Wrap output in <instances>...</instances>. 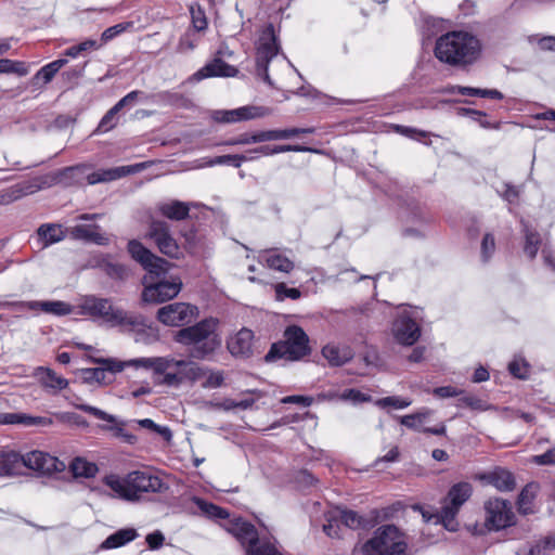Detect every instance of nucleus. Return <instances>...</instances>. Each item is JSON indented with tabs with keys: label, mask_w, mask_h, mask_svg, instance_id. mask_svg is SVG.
I'll use <instances>...</instances> for the list:
<instances>
[{
	"label": "nucleus",
	"mask_w": 555,
	"mask_h": 555,
	"mask_svg": "<svg viewBox=\"0 0 555 555\" xmlns=\"http://www.w3.org/2000/svg\"><path fill=\"white\" fill-rule=\"evenodd\" d=\"M408 544L400 540L399 529L393 525H386L375 531L373 538L367 540L362 551L365 555H406Z\"/></svg>",
	"instance_id": "nucleus-7"
},
{
	"label": "nucleus",
	"mask_w": 555,
	"mask_h": 555,
	"mask_svg": "<svg viewBox=\"0 0 555 555\" xmlns=\"http://www.w3.org/2000/svg\"><path fill=\"white\" fill-rule=\"evenodd\" d=\"M138 537V532L133 528L119 529L108 535L101 544V548L111 550L126 545Z\"/></svg>",
	"instance_id": "nucleus-28"
},
{
	"label": "nucleus",
	"mask_w": 555,
	"mask_h": 555,
	"mask_svg": "<svg viewBox=\"0 0 555 555\" xmlns=\"http://www.w3.org/2000/svg\"><path fill=\"white\" fill-rule=\"evenodd\" d=\"M228 531L242 544L245 552H247V547H251L259 539L256 527L242 518L234 519L230 524Z\"/></svg>",
	"instance_id": "nucleus-20"
},
{
	"label": "nucleus",
	"mask_w": 555,
	"mask_h": 555,
	"mask_svg": "<svg viewBox=\"0 0 555 555\" xmlns=\"http://www.w3.org/2000/svg\"><path fill=\"white\" fill-rule=\"evenodd\" d=\"M127 28V24H116L114 26H111L108 28H106L102 35H101V40L99 41V43H102V46L106 42H108L109 40L114 39L116 36H118L119 34H121L124 30H126Z\"/></svg>",
	"instance_id": "nucleus-62"
},
{
	"label": "nucleus",
	"mask_w": 555,
	"mask_h": 555,
	"mask_svg": "<svg viewBox=\"0 0 555 555\" xmlns=\"http://www.w3.org/2000/svg\"><path fill=\"white\" fill-rule=\"evenodd\" d=\"M285 152H319L318 150L304 146V145H292V144H284V145H260L255 149H251L248 151L249 154L254 155H262V156H271L279 153H285Z\"/></svg>",
	"instance_id": "nucleus-31"
},
{
	"label": "nucleus",
	"mask_w": 555,
	"mask_h": 555,
	"mask_svg": "<svg viewBox=\"0 0 555 555\" xmlns=\"http://www.w3.org/2000/svg\"><path fill=\"white\" fill-rule=\"evenodd\" d=\"M467 406L475 411H486L490 408V405L481 400L480 398L473 395H461L457 400V406Z\"/></svg>",
	"instance_id": "nucleus-50"
},
{
	"label": "nucleus",
	"mask_w": 555,
	"mask_h": 555,
	"mask_svg": "<svg viewBox=\"0 0 555 555\" xmlns=\"http://www.w3.org/2000/svg\"><path fill=\"white\" fill-rule=\"evenodd\" d=\"M472 492L473 487L466 481L457 482L450 488L448 495L437 514L438 520L447 530H457L459 524L456 521V515L459 514L461 506L470 498Z\"/></svg>",
	"instance_id": "nucleus-9"
},
{
	"label": "nucleus",
	"mask_w": 555,
	"mask_h": 555,
	"mask_svg": "<svg viewBox=\"0 0 555 555\" xmlns=\"http://www.w3.org/2000/svg\"><path fill=\"white\" fill-rule=\"evenodd\" d=\"M538 487L539 486L537 483H528L519 493L517 503L519 509L524 513H527L529 505H531L532 501L534 500Z\"/></svg>",
	"instance_id": "nucleus-45"
},
{
	"label": "nucleus",
	"mask_w": 555,
	"mask_h": 555,
	"mask_svg": "<svg viewBox=\"0 0 555 555\" xmlns=\"http://www.w3.org/2000/svg\"><path fill=\"white\" fill-rule=\"evenodd\" d=\"M70 468L74 476L85 478L93 477L98 472V467L94 464L79 457L73 461Z\"/></svg>",
	"instance_id": "nucleus-43"
},
{
	"label": "nucleus",
	"mask_w": 555,
	"mask_h": 555,
	"mask_svg": "<svg viewBox=\"0 0 555 555\" xmlns=\"http://www.w3.org/2000/svg\"><path fill=\"white\" fill-rule=\"evenodd\" d=\"M102 47V43H99L98 40L87 39L78 44L72 46L64 51V55L68 57H77L83 52L98 50Z\"/></svg>",
	"instance_id": "nucleus-44"
},
{
	"label": "nucleus",
	"mask_w": 555,
	"mask_h": 555,
	"mask_svg": "<svg viewBox=\"0 0 555 555\" xmlns=\"http://www.w3.org/2000/svg\"><path fill=\"white\" fill-rule=\"evenodd\" d=\"M193 502L196 504V506L199 508V511L206 515L208 518L211 519H227L230 516V513L228 509L218 506L211 502H208L202 498L195 496L193 499Z\"/></svg>",
	"instance_id": "nucleus-38"
},
{
	"label": "nucleus",
	"mask_w": 555,
	"mask_h": 555,
	"mask_svg": "<svg viewBox=\"0 0 555 555\" xmlns=\"http://www.w3.org/2000/svg\"><path fill=\"white\" fill-rule=\"evenodd\" d=\"M434 396L444 399V398H452V397H459L464 393L463 389L455 388L453 386H441L436 387L433 390Z\"/></svg>",
	"instance_id": "nucleus-63"
},
{
	"label": "nucleus",
	"mask_w": 555,
	"mask_h": 555,
	"mask_svg": "<svg viewBox=\"0 0 555 555\" xmlns=\"http://www.w3.org/2000/svg\"><path fill=\"white\" fill-rule=\"evenodd\" d=\"M119 113L118 108L112 107L109 108L106 114L102 117L100 120L95 133H106L107 131L115 128L117 125V114Z\"/></svg>",
	"instance_id": "nucleus-47"
},
{
	"label": "nucleus",
	"mask_w": 555,
	"mask_h": 555,
	"mask_svg": "<svg viewBox=\"0 0 555 555\" xmlns=\"http://www.w3.org/2000/svg\"><path fill=\"white\" fill-rule=\"evenodd\" d=\"M198 317V308L188 302H172L158 309L157 320L167 326L185 327Z\"/></svg>",
	"instance_id": "nucleus-12"
},
{
	"label": "nucleus",
	"mask_w": 555,
	"mask_h": 555,
	"mask_svg": "<svg viewBox=\"0 0 555 555\" xmlns=\"http://www.w3.org/2000/svg\"><path fill=\"white\" fill-rule=\"evenodd\" d=\"M461 112L467 116H469L473 120L477 121L480 127L485 129H499L500 122H491L486 119L487 114L481 111L473 109V108H461Z\"/></svg>",
	"instance_id": "nucleus-48"
},
{
	"label": "nucleus",
	"mask_w": 555,
	"mask_h": 555,
	"mask_svg": "<svg viewBox=\"0 0 555 555\" xmlns=\"http://www.w3.org/2000/svg\"><path fill=\"white\" fill-rule=\"evenodd\" d=\"M531 462L540 466L555 465V449H550L542 454L533 455Z\"/></svg>",
	"instance_id": "nucleus-64"
},
{
	"label": "nucleus",
	"mask_w": 555,
	"mask_h": 555,
	"mask_svg": "<svg viewBox=\"0 0 555 555\" xmlns=\"http://www.w3.org/2000/svg\"><path fill=\"white\" fill-rule=\"evenodd\" d=\"M192 203L169 199L157 204L159 215L172 221H182L189 218Z\"/></svg>",
	"instance_id": "nucleus-21"
},
{
	"label": "nucleus",
	"mask_w": 555,
	"mask_h": 555,
	"mask_svg": "<svg viewBox=\"0 0 555 555\" xmlns=\"http://www.w3.org/2000/svg\"><path fill=\"white\" fill-rule=\"evenodd\" d=\"M176 369L180 370L183 382L190 380L194 383L206 375V370L193 361L179 360L176 363Z\"/></svg>",
	"instance_id": "nucleus-34"
},
{
	"label": "nucleus",
	"mask_w": 555,
	"mask_h": 555,
	"mask_svg": "<svg viewBox=\"0 0 555 555\" xmlns=\"http://www.w3.org/2000/svg\"><path fill=\"white\" fill-rule=\"evenodd\" d=\"M495 251V240L491 233H486L481 241V258L487 262Z\"/></svg>",
	"instance_id": "nucleus-57"
},
{
	"label": "nucleus",
	"mask_w": 555,
	"mask_h": 555,
	"mask_svg": "<svg viewBox=\"0 0 555 555\" xmlns=\"http://www.w3.org/2000/svg\"><path fill=\"white\" fill-rule=\"evenodd\" d=\"M237 74L238 69L236 67L228 64L220 56H216L212 61L198 69L193 75V78L199 81L210 77H235Z\"/></svg>",
	"instance_id": "nucleus-19"
},
{
	"label": "nucleus",
	"mask_w": 555,
	"mask_h": 555,
	"mask_svg": "<svg viewBox=\"0 0 555 555\" xmlns=\"http://www.w3.org/2000/svg\"><path fill=\"white\" fill-rule=\"evenodd\" d=\"M489 482L500 491H512L516 486L514 475L504 468L493 470L489 475Z\"/></svg>",
	"instance_id": "nucleus-33"
},
{
	"label": "nucleus",
	"mask_w": 555,
	"mask_h": 555,
	"mask_svg": "<svg viewBox=\"0 0 555 555\" xmlns=\"http://www.w3.org/2000/svg\"><path fill=\"white\" fill-rule=\"evenodd\" d=\"M127 251L130 257L141 266L147 264V261L157 260L156 255L146 248L140 241L130 240L127 244Z\"/></svg>",
	"instance_id": "nucleus-35"
},
{
	"label": "nucleus",
	"mask_w": 555,
	"mask_h": 555,
	"mask_svg": "<svg viewBox=\"0 0 555 555\" xmlns=\"http://www.w3.org/2000/svg\"><path fill=\"white\" fill-rule=\"evenodd\" d=\"M280 46L273 24H268L259 39V46L256 52V72L267 83L271 85L268 73L269 64L279 53Z\"/></svg>",
	"instance_id": "nucleus-10"
},
{
	"label": "nucleus",
	"mask_w": 555,
	"mask_h": 555,
	"mask_svg": "<svg viewBox=\"0 0 555 555\" xmlns=\"http://www.w3.org/2000/svg\"><path fill=\"white\" fill-rule=\"evenodd\" d=\"M434 52L440 62L463 67L477 61L481 44L476 36L467 31H449L437 39Z\"/></svg>",
	"instance_id": "nucleus-2"
},
{
	"label": "nucleus",
	"mask_w": 555,
	"mask_h": 555,
	"mask_svg": "<svg viewBox=\"0 0 555 555\" xmlns=\"http://www.w3.org/2000/svg\"><path fill=\"white\" fill-rule=\"evenodd\" d=\"M254 332L247 327L241 328L227 341L229 352L235 358L247 359L254 353Z\"/></svg>",
	"instance_id": "nucleus-18"
},
{
	"label": "nucleus",
	"mask_w": 555,
	"mask_h": 555,
	"mask_svg": "<svg viewBox=\"0 0 555 555\" xmlns=\"http://www.w3.org/2000/svg\"><path fill=\"white\" fill-rule=\"evenodd\" d=\"M67 59H57L42 66L35 75V79H42L43 83H49L56 73L67 64Z\"/></svg>",
	"instance_id": "nucleus-40"
},
{
	"label": "nucleus",
	"mask_w": 555,
	"mask_h": 555,
	"mask_svg": "<svg viewBox=\"0 0 555 555\" xmlns=\"http://www.w3.org/2000/svg\"><path fill=\"white\" fill-rule=\"evenodd\" d=\"M81 375L85 383L91 384L96 382L99 384H106V374L103 365L100 367L83 369L81 370Z\"/></svg>",
	"instance_id": "nucleus-52"
},
{
	"label": "nucleus",
	"mask_w": 555,
	"mask_h": 555,
	"mask_svg": "<svg viewBox=\"0 0 555 555\" xmlns=\"http://www.w3.org/2000/svg\"><path fill=\"white\" fill-rule=\"evenodd\" d=\"M502 186H503V189L498 191L500 196L509 204L517 203V201L520 196L519 186H516L508 182H504Z\"/></svg>",
	"instance_id": "nucleus-55"
},
{
	"label": "nucleus",
	"mask_w": 555,
	"mask_h": 555,
	"mask_svg": "<svg viewBox=\"0 0 555 555\" xmlns=\"http://www.w3.org/2000/svg\"><path fill=\"white\" fill-rule=\"evenodd\" d=\"M322 356L332 366H341L349 362L353 354L349 347H338L335 345H326L322 348Z\"/></svg>",
	"instance_id": "nucleus-27"
},
{
	"label": "nucleus",
	"mask_w": 555,
	"mask_h": 555,
	"mask_svg": "<svg viewBox=\"0 0 555 555\" xmlns=\"http://www.w3.org/2000/svg\"><path fill=\"white\" fill-rule=\"evenodd\" d=\"M315 131L314 128H288L276 129V140H287L300 134H311Z\"/></svg>",
	"instance_id": "nucleus-56"
},
{
	"label": "nucleus",
	"mask_w": 555,
	"mask_h": 555,
	"mask_svg": "<svg viewBox=\"0 0 555 555\" xmlns=\"http://www.w3.org/2000/svg\"><path fill=\"white\" fill-rule=\"evenodd\" d=\"M142 285V305H159L171 300L178 296L182 288V282L178 276L170 278V280L166 278L154 280L152 275H144Z\"/></svg>",
	"instance_id": "nucleus-8"
},
{
	"label": "nucleus",
	"mask_w": 555,
	"mask_h": 555,
	"mask_svg": "<svg viewBox=\"0 0 555 555\" xmlns=\"http://www.w3.org/2000/svg\"><path fill=\"white\" fill-rule=\"evenodd\" d=\"M271 114V108L266 106L246 105L230 111H216L214 119L217 122L231 124L237 121L262 118Z\"/></svg>",
	"instance_id": "nucleus-15"
},
{
	"label": "nucleus",
	"mask_w": 555,
	"mask_h": 555,
	"mask_svg": "<svg viewBox=\"0 0 555 555\" xmlns=\"http://www.w3.org/2000/svg\"><path fill=\"white\" fill-rule=\"evenodd\" d=\"M179 360H176L170 357H154V358L133 359V360H130L128 362V364L135 366V367L152 369L155 374L163 375L169 369H172V367L176 369V363Z\"/></svg>",
	"instance_id": "nucleus-23"
},
{
	"label": "nucleus",
	"mask_w": 555,
	"mask_h": 555,
	"mask_svg": "<svg viewBox=\"0 0 555 555\" xmlns=\"http://www.w3.org/2000/svg\"><path fill=\"white\" fill-rule=\"evenodd\" d=\"M246 555H284L271 541L258 539L251 547H247Z\"/></svg>",
	"instance_id": "nucleus-41"
},
{
	"label": "nucleus",
	"mask_w": 555,
	"mask_h": 555,
	"mask_svg": "<svg viewBox=\"0 0 555 555\" xmlns=\"http://www.w3.org/2000/svg\"><path fill=\"white\" fill-rule=\"evenodd\" d=\"M100 227L98 224H77L69 228L67 231L73 240L92 242L98 245L108 244V238L99 233Z\"/></svg>",
	"instance_id": "nucleus-22"
},
{
	"label": "nucleus",
	"mask_w": 555,
	"mask_h": 555,
	"mask_svg": "<svg viewBox=\"0 0 555 555\" xmlns=\"http://www.w3.org/2000/svg\"><path fill=\"white\" fill-rule=\"evenodd\" d=\"M23 465L42 474L62 472L65 466L64 463L59 461L55 456L38 450L23 455Z\"/></svg>",
	"instance_id": "nucleus-16"
},
{
	"label": "nucleus",
	"mask_w": 555,
	"mask_h": 555,
	"mask_svg": "<svg viewBox=\"0 0 555 555\" xmlns=\"http://www.w3.org/2000/svg\"><path fill=\"white\" fill-rule=\"evenodd\" d=\"M137 423L142 428H146V429H150L152 431L159 434L166 440H170L172 437L171 430L168 427L157 425L151 418L139 420V421H137Z\"/></svg>",
	"instance_id": "nucleus-54"
},
{
	"label": "nucleus",
	"mask_w": 555,
	"mask_h": 555,
	"mask_svg": "<svg viewBox=\"0 0 555 555\" xmlns=\"http://www.w3.org/2000/svg\"><path fill=\"white\" fill-rule=\"evenodd\" d=\"M219 320L205 318L193 325L180 328L173 335V340L188 348V354L195 360L211 358L222 345L218 333Z\"/></svg>",
	"instance_id": "nucleus-1"
},
{
	"label": "nucleus",
	"mask_w": 555,
	"mask_h": 555,
	"mask_svg": "<svg viewBox=\"0 0 555 555\" xmlns=\"http://www.w3.org/2000/svg\"><path fill=\"white\" fill-rule=\"evenodd\" d=\"M23 464V455L17 452L0 453V476L14 475Z\"/></svg>",
	"instance_id": "nucleus-37"
},
{
	"label": "nucleus",
	"mask_w": 555,
	"mask_h": 555,
	"mask_svg": "<svg viewBox=\"0 0 555 555\" xmlns=\"http://www.w3.org/2000/svg\"><path fill=\"white\" fill-rule=\"evenodd\" d=\"M96 267L109 279L115 281L124 282L130 275V269L128 266L112 261L111 256L108 255L98 260Z\"/></svg>",
	"instance_id": "nucleus-25"
},
{
	"label": "nucleus",
	"mask_w": 555,
	"mask_h": 555,
	"mask_svg": "<svg viewBox=\"0 0 555 555\" xmlns=\"http://www.w3.org/2000/svg\"><path fill=\"white\" fill-rule=\"evenodd\" d=\"M12 306L27 307L30 310H41L46 313L55 315H66L72 312L69 304L54 300V301H18L11 304Z\"/></svg>",
	"instance_id": "nucleus-24"
},
{
	"label": "nucleus",
	"mask_w": 555,
	"mask_h": 555,
	"mask_svg": "<svg viewBox=\"0 0 555 555\" xmlns=\"http://www.w3.org/2000/svg\"><path fill=\"white\" fill-rule=\"evenodd\" d=\"M377 404L382 408L405 409L411 404V401L397 396H390L379 399Z\"/></svg>",
	"instance_id": "nucleus-59"
},
{
	"label": "nucleus",
	"mask_w": 555,
	"mask_h": 555,
	"mask_svg": "<svg viewBox=\"0 0 555 555\" xmlns=\"http://www.w3.org/2000/svg\"><path fill=\"white\" fill-rule=\"evenodd\" d=\"M257 156H247L244 154H228V155H220L216 156L214 158H210L207 164L209 166H216V165H229L234 168H240L244 162H250L256 159Z\"/></svg>",
	"instance_id": "nucleus-39"
},
{
	"label": "nucleus",
	"mask_w": 555,
	"mask_h": 555,
	"mask_svg": "<svg viewBox=\"0 0 555 555\" xmlns=\"http://www.w3.org/2000/svg\"><path fill=\"white\" fill-rule=\"evenodd\" d=\"M275 299L283 301L286 298L297 300L301 297V292L298 288H289L283 282L276 283L274 286Z\"/></svg>",
	"instance_id": "nucleus-51"
},
{
	"label": "nucleus",
	"mask_w": 555,
	"mask_h": 555,
	"mask_svg": "<svg viewBox=\"0 0 555 555\" xmlns=\"http://www.w3.org/2000/svg\"><path fill=\"white\" fill-rule=\"evenodd\" d=\"M105 485L127 501L138 500L142 492H162L165 488L159 477L139 470L129 473L124 479L114 475L107 476Z\"/></svg>",
	"instance_id": "nucleus-5"
},
{
	"label": "nucleus",
	"mask_w": 555,
	"mask_h": 555,
	"mask_svg": "<svg viewBox=\"0 0 555 555\" xmlns=\"http://www.w3.org/2000/svg\"><path fill=\"white\" fill-rule=\"evenodd\" d=\"M392 332L396 340L405 346L414 345L421 336L420 325L405 314L400 315L395 321Z\"/></svg>",
	"instance_id": "nucleus-17"
},
{
	"label": "nucleus",
	"mask_w": 555,
	"mask_h": 555,
	"mask_svg": "<svg viewBox=\"0 0 555 555\" xmlns=\"http://www.w3.org/2000/svg\"><path fill=\"white\" fill-rule=\"evenodd\" d=\"M339 521L341 525L350 529H367L374 525L371 519H366L365 517L359 515L357 512L350 509L339 512Z\"/></svg>",
	"instance_id": "nucleus-36"
},
{
	"label": "nucleus",
	"mask_w": 555,
	"mask_h": 555,
	"mask_svg": "<svg viewBox=\"0 0 555 555\" xmlns=\"http://www.w3.org/2000/svg\"><path fill=\"white\" fill-rule=\"evenodd\" d=\"M16 74L18 76H26L28 69L24 62L13 61L10 59H0V74Z\"/></svg>",
	"instance_id": "nucleus-46"
},
{
	"label": "nucleus",
	"mask_w": 555,
	"mask_h": 555,
	"mask_svg": "<svg viewBox=\"0 0 555 555\" xmlns=\"http://www.w3.org/2000/svg\"><path fill=\"white\" fill-rule=\"evenodd\" d=\"M528 363L525 360L514 359L508 364V372L516 378L525 379L528 375Z\"/></svg>",
	"instance_id": "nucleus-58"
},
{
	"label": "nucleus",
	"mask_w": 555,
	"mask_h": 555,
	"mask_svg": "<svg viewBox=\"0 0 555 555\" xmlns=\"http://www.w3.org/2000/svg\"><path fill=\"white\" fill-rule=\"evenodd\" d=\"M540 246V235L537 232L526 231V241L524 246L525 254L533 259L539 250Z\"/></svg>",
	"instance_id": "nucleus-53"
},
{
	"label": "nucleus",
	"mask_w": 555,
	"mask_h": 555,
	"mask_svg": "<svg viewBox=\"0 0 555 555\" xmlns=\"http://www.w3.org/2000/svg\"><path fill=\"white\" fill-rule=\"evenodd\" d=\"M311 353L309 336L298 325H289L283 333V339L273 343L264 356L266 362L279 359L299 361Z\"/></svg>",
	"instance_id": "nucleus-6"
},
{
	"label": "nucleus",
	"mask_w": 555,
	"mask_h": 555,
	"mask_svg": "<svg viewBox=\"0 0 555 555\" xmlns=\"http://www.w3.org/2000/svg\"><path fill=\"white\" fill-rule=\"evenodd\" d=\"M180 234L184 238L185 248L190 253H193L199 243V236L197 234V229L193 224L190 227L184 225L180 230Z\"/></svg>",
	"instance_id": "nucleus-49"
},
{
	"label": "nucleus",
	"mask_w": 555,
	"mask_h": 555,
	"mask_svg": "<svg viewBox=\"0 0 555 555\" xmlns=\"http://www.w3.org/2000/svg\"><path fill=\"white\" fill-rule=\"evenodd\" d=\"M77 409L109 423L108 425H102L101 428L105 431H109L115 438H119L129 444L137 442V436L125 430L126 422L118 421L116 416L89 404H79Z\"/></svg>",
	"instance_id": "nucleus-14"
},
{
	"label": "nucleus",
	"mask_w": 555,
	"mask_h": 555,
	"mask_svg": "<svg viewBox=\"0 0 555 555\" xmlns=\"http://www.w3.org/2000/svg\"><path fill=\"white\" fill-rule=\"evenodd\" d=\"M192 25L195 31H204L207 28V18L204 10L191 8Z\"/></svg>",
	"instance_id": "nucleus-60"
},
{
	"label": "nucleus",
	"mask_w": 555,
	"mask_h": 555,
	"mask_svg": "<svg viewBox=\"0 0 555 555\" xmlns=\"http://www.w3.org/2000/svg\"><path fill=\"white\" fill-rule=\"evenodd\" d=\"M145 237L151 240L163 255L171 259H179L182 256L181 247L166 221L152 218Z\"/></svg>",
	"instance_id": "nucleus-11"
},
{
	"label": "nucleus",
	"mask_w": 555,
	"mask_h": 555,
	"mask_svg": "<svg viewBox=\"0 0 555 555\" xmlns=\"http://www.w3.org/2000/svg\"><path fill=\"white\" fill-rule=\"evenodd\" d=\"M145 167L144 163H140L129 166L100 169L85 177V166H73L59 170L57 172L46 177V179H50V184H63L65 186L82 184L86 179L88 184L93 185L101 182L115 181L122 177L140 172Z\"/></svg>",
	"instance_id": "nucleus-4"
},
{
	"label": "nucleus",
	"mask_w": 555,
	"mask_h": 555,
	"mask_svg": "<svg viewBox=\"0 0 555 555\" xmlns=\"http://www.w3.org/2000/svg\"><path fill=\"white\" fill-rule=\"evenodd\" d=\"M35 376L38 377L40 384L44 388L63 390L68 386V380L59 376L53 370L44 366H38L35 371Z\"/></svg>",
	"instance_id": "nucleus-26"
},
{
	"label": "nucleus",
	"mask_w": 555,
	"mask_h": 555,
	"mask_svg": "<svg viewBox=\"0 0 555 555\" xmlns=\"http://www.w3.org/2000/svg\"><path fill=\"white\" fill-rule=\"evenodd\" d=\"M485 524L489 530H501L514 525L515 515L509 502L503 499H490L485 504Z\"/></svg>",
	"instance_id": "nucleus-13"
},
{
	"label": "nucleus",
	"mask_w": 555,
	"mask_h": 555,
	"mask_svg": "<svg viewBox=\"0 0 555 555\" xmlns=\"http://www.w3.org/2000/svg\"><path fill=\"white\" fill-rule=\"evenodd\" d=\"M79 309L81 314L101 319L111 326L137 330L146 325L144 315L114 307L107 298L86 296L79 305Z\"/></svg>",
	"instance_id": "nucleus-3"
},
{
	"label": "nucleus",
	"mask_w": 555,
	"mask_h": 555,
	"mask_svg": "<svg viewBox=\"0 0 555 555\" xmlns=\"http://www.w3.org/2000/svg\"><path fill=\"white\" fill-rule=\"evenodd\" d=\"M447 93H459L466 96H480L493 100H502L503 93L496 89H480L474 87L451 86L446 89Z\"/></svg>",
	"instance_id": "nucleus-29"
},
{
	"label": "nucleus",
	"mask_w": 555,
	"mask_h": 555,
	"mask_svg": "<svg viewBox=\"0 0 555 555\" xmlns=\"http://www.w3.org/2000/svg\"><path fill=\"white\" fill-rule=\"evenodd\" d=\"M264 260L267 266L275 271L289 273L295 268L294 261L279 253L276 249L267 250L264 254Z\"/></svg>",
	"instance_id": "nucleus-30"
},
{
	"label": "nucleus",
	"mask_w": 555,
	"mask_h": 555,
	"mask_svg": "<svg viewBox=\"0 0 555 555\" xmlns=\"http://www.w3.org/2000/svg\"><path fill=\"white\" fill-rule=\"evenodd\" d=\"M425 418V414L423 413H415V414H409L400 417V423L413 430L422 431V428L420 427V424Z\"/></svg>",
	"instance_id": "nucleus-61"
},
{
	"label": "nucleus",
	"mask_w": 555,
	"mask_h": 555,
	"mask_svg": "<svg viewBox=\"0 0 555 555\" xmlns=\"http://www.w3.org/2000/svg\"><path fill=\"white\" fill-rule=\"evenodd\" d=\"M37 234L43 241V246L59 243L66 237V231L63 230L62 225L54 223L41 224Z\"/></svg>",
	"instance_id": "nucleus-32"
},
{
	"label": "nucleus",
	"mask_w": 555,
	"mask_h": 555,
	"mask_svg": "<svg viewBox=\"0 0 555 555\" xmlns=\"http://www.w3.org/2000/svg\"><path fill=\"white\" fill-rule=\"evenodd\" d=\"M157 260L147 261V264H143V269L146 270L145 275L154 276V280L164 279L167 273L170 263L162 257L156 256Z\"/></svg>",
	"instance_id": "nucleus-42"
}]
</instances>
